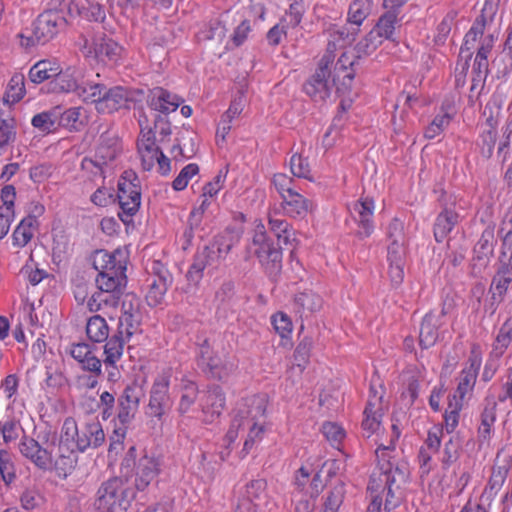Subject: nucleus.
Instances as JSON below:
<instances>
[{
	"mask_svg": "<svg viewBox=\"0 0 512 512\" xmlns=\"http://www.w3.org/2000/svg\"><path fill=\"white\" fill-rule=\"evenodd\" d=\"M400 429L396 424H392V435L388 444L379 443L376 449L377 471H374L370 477L368 491L371 496V502L367 512H380L382 505L381 493L387 490L386 507L395 506L396 502L392 500L395 492L408 479V468L405 464L394 465L391 462L390 453L394 448L395 441L400 437Z\"/></svg>",
	"mask_w": 512,
	"mask_h": 512,
	"instance_id": "1",
	"label": "nucleus"
},
{
	"mask_svg": "<svg viewBox=\"0 0 512 512\" xmlns=\"http://www.w3.org/2000/svg\"><path fill=\"white\" fill-rule=\"evenodd\" d=\"M497 11V5L494 0H485L481 15L476 18L470 30L464 37L463 46L460 49L461 58L465 61L461 65V74L465 75L469 64L468 61L472 56V50L477 42H479L478 51L473 64V72L476 77L484 79L488 72V55L491 52L496 36L493 33H485L487 26L493 21Z\"/></svg>",
	"mask_w": 512,
	"mask_h": 512,
	"instance_id": "2",
	"label": "nucleus"
},
{
	"mask_svg": "<svg viewBox=\"0 0 512 512\" xmlns=\"http://www.w3.org/2000/svg\"><path fill=\"white\" fill-rule=\"evenodd\" d=\"M332 64V56L323 55L315 73L304 84V92L315 101L327 99L331 94L333 86H336L339 93H344L354 79V58L352 55L343 53L339 57L334 65L331 80L330 66Z\"/></svg>",
	"mask_w": 512,
	"mask_h": 512,
	"instance_id": "3",
	"label": "nucleus"
},
{
	"mask_svg": "<svg viewBox=\"0 0 512 512\" xmlns=\"http://www.w3.org/2000/svg\"><path fill=\"white\" fill-rule=\"evenodd\" d=\"M268 406L266 395H253L245 399L243 407L235 413L225 436L228 445L233 444L239 434L247 433L244 441V450L250 451L252 447L262 441L268 429L265 413Z\"/></svg>",
	"mask_w": 512,
	"mask_h": 512,
	"instance_id": "4",
	"label": "nucleus"
},
{
	"mask_svg": "<svg viewBox=\"0 0 512 512\" xmlns=\"http://www.w3.org/2000/svg\"><path fill=\"white\" fill-rule=\"evenodd\" d=\"M19 451L23 457L41 470L56 469L66 473L73 467L74 460L66 453L59 454L56 449V437L45 438L41 442L23 437L19 443Z\"/></svg>",
	"mask_w": 512,
	"mask_h": 512,
	"instance_id": "5",
	"label": "nucleus"
},
{
	"mask_svg": "<svg viewBox=\"0 0 512 512\" xmlns=\"http://www.w3.org/2000/svg\"><path fill=\"white\" fill-rule=\"evenodd\" d=\"M249 251L259 259L270 276H276L281 270V248L276 247L268 238L265 226L261 221L255 223Z\"/></svg>",
	"mask_w": 512,
	"mask_h": 512,
	"instance_id": "6",
	"label": "nucleus"
},
{
	"mask_svg": "<svg viewBox=\"0 0 512 512\" xmlns=\"http://www.w3.org/2000/svg\"><path fill=\"white\" fill-rule=\"evenodd\" d=\"M96 285L99 292L88 300L90 311H98L103 305L116 306L126 285L125 271L98 274Z\"/></svg>",
	"mask_w": 512,
	"mask_h": 512,
	"instance_id": "7",
	"label": "nucleus"
},
{
	"mask_svg": "<svg viewBox=\"0 0 512 512\" xmlns=\"http://www.w3.org/2000/svg\"><path fill=\"white\" fill-rule=\"evenodd\" d=\"M80 49L85 58L103 64H114L122 54V47L104 34L83 38Z\"/></svg>",
	"mask_w": 512,
	"mask_h": 512,
	"instance_id": "8",
	"label": "nucleus"
},
{
	"mask_svg": "<svg viewBox=\"0 0 512 512\" xmlns=\"http://www.w3.org/2000/svg\"><path fill=\"white\" fill-rule=\"evenodd\" d=\"M133 171H125L118 182V201L121 211L118 213L124 223L130 222L141 204V192Z\"/></svg>",
	"mask_w": 512,
	"mask_h": 512,
	"instance_id": "9",
	"label": "nucleus"
},
{
	"mask_svg": "<svg viewBox=\"0 0 512 512\" xmlns=\"http://www.w3.org/2000/svg\"><path fill=\"white\" fill-rule=\"evenodd\" d=\"M95 502L100 512H124L128 506L127 490L119 478H113L101 485Z\"/></svg>",
	"mask_w": 512,
	"mask_h": 512,
	"instance_id": "10",
	"label": "nucleus"
},
{
	"mask_svg": "<svg viewBox=\"0 0 512 512\" xmlns=\"http://www.w3.org/2000/svg\"><path fill=\"white\" fill-rule=\"evenodd\" d=\"M65 25V19L56 10L44 11L34 22L33 39L36 43H46L54 38Z\"/></svg>",
	"mask_w": 512,
	"mask_h": 512,
	"instance_id": "11",
	"label": "nucleus"
},
{
	"mask_svg": "<svg viewBox=\"0 0 512 512\" xmlns=\"http://www.w3.org/2000/svg\"><path fill=\"white\" fill-rule=\"evenodd\" d=\"M199 366L205 373L219 380L226 378L234 369L233 363L215 354L208 345L200 349Z\"/></svg>",
	"mask_w": 512,
	"mask_h": 512,
	"instance_id": "12",
	"label": "nucleus"
},
{
	"mask_svg": "<svg viewBox=\"0 0 512 512\" xmlns=\"http://www.w3.org/2000/svg\"><path fill=\"white\" fill-rule=\"evenodd\" d=\"M169 372L159 374L152 385L149 399V413L150 415L161 418L165 413V408L169 404Z\"/></svg>",
	"mask_w": 512,
	"mask_h": 512,
	"instance_id": "13",
	"label": "nucleus"
},
{
	"mask_svg": "<svg viewBox=\"0 0 512 512\" xmlns=\"http://www.w3.org/2000/svg\"><path fill=\"white\" fill-rule=\"evenodd\" d=\"M351 216L358 223L361 236L368 237L374 230L373 214L375 203L372 198L364 197L354 202L349 208Z\"/></svg>",
	"mask_w": 512,
	"mask_h": 512,
	"instance_id": "14",
	"label": "nucleus"
},
{
	"mask_svg": "<svg viewBox=\"0 0 512 512\" xmlns=\"http://www.w3.org/2000/svg\"><path fill=\"white\" fill-rule=\"evenodd\" d=\"M225 402V394L220 386L213 385L209 387L200 401L203 421L206 423L214 422L222 413Z\"/></svg>",
	"mask_w": 512,
	"mask_h": 512,
	"instance_id": "15",
	"label": "nucleus"
},
{
	"mask_svg": "<svg viewBox=\"0 0 512 512\" xmlns=\"http://www.w3.org/2000/svg\"><path fill=\"white\" fill-rule=\"evenodd\" d=\"M161 471L160 460L154 456L143 455L135 463V487L144 491Z\"/></svg>",
	"mask_w": 512,
	"mask_h": 512,
	"instance_id": "16",
	"label": "nucleus"
},
{
	"mask_svg": "<svg viewBox=\"0 0 512 512\" xmlns=\"http://www.w3.org/2000/svg\"><path fill=\"white\" fill-rule=\"evenodd\" d=\"M105 441V433L97 419L83 423L77 438V450L84 452L89 448H98Z\"/></svg>",
	"mask_w": 512,
	"mask_h": 512,
	"instance_id": "17",
	"label": "nucleus"
},
{
	"mask_svg": "<svg viewBox=\"0 0 512 512\" xmlns=\"http://www.w3.org/2000/svg\"><path fill=\"white\" fill-rule=\"evenodd\" d=\"M132 100L131 91L124 87L116 86L110 89L105 87L104 95L98 103L97 111L100 113H112L122 108H127Z\"/></svg>",
	"mask_w": 512,
	"mask_h": 512,
	"instance_id": "18",
	"label": "nucleus"
},
{
	"mask_svg": "<svg viewBox=\"0 0 512 512\" xmlns=\"http://www.w3.org/2000/svg\"><path fill=\"white\" fill-rule=\"evenodd\" d=\"M93 265L99 274L125 271L126 257L120 250L112 253L99 250L94 255Z\"/></svg>",
	"mask_w": 512,
	"mask_h": 512,
	"instance_id": "19",
	"label": "nucleus"
},
{
	"mask_svg": "<svg viewBox=\"0 0 512 512\" xmlns=\"http://www.w3.org/2000/svg\"><path fill=\"white\" fill-rule=\"evenodd\" d=\"M281 199L284 214L291 218H305L314 209V203L295 190Z\"/></svg>",
	"mask_w": 512,
	"mask_h": 512,
	"instance_id": "20",
	"label": "nucleus"
},
{
	"mask_svg": "<svg viewBox=\"0 0 512 512\" xmlns=\"http://www.w3.org/2000/svg\"><path fill=\"white\" fill-rule=\"evenodd\" d=\"M358 29L355 27H349V26H338V25H332L328 28V44H327V50L324 55H330L332 56V61H334V51L339 47H344L346 45L351 44L357 34Z\"/></svg>",
	"mask_w": 512,
	"mask_h": 512,
	"instance_id": "21",
	"label": "nucleus"
},
{
	"mask_svg": "<svg viewBox=\"0 0 512 512\" xmlns=\"http://www.w3.org/2000/svg\"><path fill=\"white\" fill-rule=\"evenodd\" d=\"M71 357L77 361L83 370L96 375L102 374V364L100 359L94 354L91 346L87 343H77L71 345Z\"/></svg>",
	"mask_w": 512,
	"mask_h": 512,
	"instance_id": "22",
	"label": "nucleus"
},
{
	"mask_svg": "<svg viewBox=\"0 0 512 512\" xmlns=\"http://www.w3.org/2000/svg\"><path fill=\"white\" fill-rule=\"evenodd\" d=\"M382 417V396L371 395L364 410L362 427L367 437L378 433Z\"/></svg>",
	"mask_w": 512,
	"mask_h": 512,
	"instance_id": "23",
	"label": "nucleus"
},
{
	"mask_svg": "<svg viewBox=\"0 0 512 512\" xmlns=\"http://www.w3.org/2000/svg\"><path fill=\"white\" fill-rule=\"evenodd\" d=\"M226 177L227 170L221 169L210 182L204 185L200 196L201 203L198 208L192 211V215L203 214L208 210V208L216 201L218 193L224 187Z\"/></svg>",
	"mask_w": 512,
	"mask_h": 512,
	"instance_id": "24",
	"label": "nucleus"
},
{
	"mask_svg": "<svg viewBox=\"0 0 512 512\" xmlns=\"http://www.w3.org/2000/svg\"><path fill=\"white\" fill-rule=\"evenodd\" d=\"M137 147L144 170H151L156 164L158 154L161 152L156 145L154 133L151 130L142 131Z\"/></svg>",
	"mask_w": 512,
	"mask_h": 512,
	"instance_id": "25",
	"label": "nucleus"
},
{
	"mask_svg": "<svg viewBox=\"0 0 512 512\" xmlns=\"http://www.w3.org/2000/svg\"><path fill=\"white\" fill-rule=\"evenodd\" d=\"M444 315V310L440 313L430 312L425 315L419 333V344L422 348L427 349L436 343L439 335L438 329L442 325L441 318Z\"/></svg>",
	"mask_w": 512,
	"mask_h": 512,
	"instance_id": "26",
	"label": "nucleus"
},
{
	"mask_svg": "<svg viewBox=\"0 0 512 512\" xmlns=\"http://www.w3.org/2000/svg\"><path fill=\"white\" fill-rule=\"evenodd\" d=\"M82 80L81 71L75 67H68L65 70L61 68V72L56 75L55 79L50 82L53 92L77 93Z\"/></svg>",
	"mask_w": 512,
	"mask_h": 512,
	"instance_id": "27",
	"label": "nucleus"
},
{
	"mask_svg": "<svg viewBox=\"0 0 512 512\" xmlns=\"http://www.w3.org/2000/svg\"><path fill=\"white\" fill-rule=\"evenodd\" d=\"M480 365V355L475 351H472V355L470 357V366L462 371L456 393L454 394L458 399H461L462 402L464 397L474 388Z\"/></svg>",
	"mask_w": 512,
	"mask_h": 512,
	"instance_id": "28",
	"label": "nucleus"
},
{
	"mask_svg": "<svg viewBox=\"0 0 512 512\" xmlns=\"http://www.w3.org/2000/svg\"><path fill=\"white\" fill-rule=\"evenodd\" d=\"M79 429L80 427H78L74 418L69 417L64 420L59 444L56 445L59 454L66 453L74 460L73 454L74 449H77Z\"/></svg>",
	"mask_w": 512,
	"mask_h": 512,
	"instance_id": "29",
	"label": "nucleus"
},
{
	"mask_svg": "<svg viewBox=\"0 0 512 512\" xmlns=\"http://www.w3.org/2000/svg\"><path fill=\"white\" fill-rule=\"evenodd\" d=\"M404 247L396 240L388 247L389 277L394 285H399L404 278Z\"/></svg>",
	"mask_w": 512,
	"mask_h": 512,
	"instance_id": "30",
	"label": "nucleus"
},
{
	"mask_svg": "<svg viewBox=\"0 0 512 512\" xmlns=\"http://www.w3.org/2000/svg\"><path fill=\"white\" fill-rule=\"evenodd\" d=\"M38 220L34 215L23 218L12 233V244L15 247H25L33 238L38 228Z\"/></svg>",
	"mask_w": 512,
	"mask_h": 512,
	"instance_id": "31",
	"label": "nucleus"
},
{
	"mask_svg": "<svg viewBox=\"0 0 512 512\" xmlns=\"http://www.w3.org/2000/svg\"><path fill=\"white\" fill-rule=\"evenodd\" d=\"M182 100L177 95L170 93L162 88H155L152 92L151 107L163 113L175 111Z\"/></svg>",
	"mask_w": 512,
	"mask_h": 512,
	"instance_id": "32",
	"label": "nucleus"
},
{
	"mask_svg": "<svg viewBox=\"0 0 512 512\" xmlns=\"http://www.w3.org/2000/svg\"><path fill=\"white\" fill-rule=\"evenodd\" d=\"M61 72V66L54 60H40L29 70V79L36 84L56 77Z\"/></svg>",
	"mask_w": 512,
	"mask_h": 512,
	"instance_id": "33",
	"label": "nucleus"
},
{
	"mask_svg": "<svg viewBox=\"0 0 512 512\" xmlns=\"http://www.w3.org/2000/svg\"><path fill=\"white\" fill-rule=\"evenodd\" d=\"M277 215L278 210L276 208L269 212L270 230L275 234L280 244L290 245L295 240L294 231L286 220L277 218Z\"/></svg>",
	"mask_w": 512,
	"mask_h": 512,
	"instance_id": "34",
	"label": "nucleus"
},
{
	"mask_svg": "<svg viewBox=\"0 0 512 512\" xmlns=\"http://www.w3.org/2000/svg\"><path fill=\"white\" fill-rule=\"evenodd\" d=\"M512 283V266L509 264H501L497 269L490 286L493 298L502 300L509 285Z\"/></svg>",
	"mask_w": 512,
	"mask_h": 512,
	"instance_id": "35",
	"label": "nucleus"
},
{
	"mask_svg": "<svg viewBox=\"0 0 512 512\" xmlns=\"http://www.w3.org/2000/svg\"><path fill=\"white\" fill-rule=\"evenodd\" d=\"M459 221V215L450 209L443 210L436 218L434 224V237L437 242H442L453 230Z\"/></svg>",
	"mask_w": 512,
	"mask_h": 512,
	"instance_id": "36",
	"label": "nucleus"
},
{
	"mask_svg": "<svg viewBox=\"0 0 512 512\" xmlns=\"http://www.w3.org/2000/svg\"><path fill=\"white\" fill-rule=\"evenodd\" d=\"M233 244L230 234L219 235L215 237L213 243L206 248L204 256L208 258L209 262H218L227 256Z\"/></svg>",
	"mask_w": 512,
	"mask_h": 512,
	"instance_id": "37",
	"label": "nucleus"
},
{
	"mask_svg": "<svg viewBox=\"0 0 512 512\" xmlns=\"http://www.w3.org/2000/svg\"><path fill=\"white\" fill-rule=\"evenodd\" d=\"M294 304L301 316H308L322 307V299L312 291L298 293L295 296Z\"/></svg>",
	"mask_w": 512,
	"mask_h": 512,
	"instance_id": "38",
	"label": "nucleus"
},
{
	"mask_svg": "<svg viewBox=\"0 0 512 512\" xmlns=\"http://www.w3.org/2000/svg\"><path fill=\"white\" fill-rule=\"evenodd\" d=\"M125 339L119 335H113L106 340L103 347V363L105 366H114L122 358Z\"/></svg>",
	"mask_w": 512,
	"mask_h": 512,
	"instance_id": "39",
	"label": "nucleus"
},
{
	"mask_svg": "<svg viewBox=\"0 0 512 512\" xmlns=\"http://www.w3.org/2000/svg\"><path fill=\"white\" fill-rule=\"evenodd\" d=\"M512 341V323L505 322L499 329L492 344L490 356L500 359Z\"/></svg>",
	"mask_w": 512,
	"mask_h": 512,
	"instance_id": "40",
	"label": "nucleus"
},
{
	"mask_svg": "<svg viewBox=\"0 0 512 512\" xmlns=\"http://www.w3.org/2000/svg\"><path fill=\"white\" fill-rule=\"evenodd\" d=\"M25 92V77L21 73H16L7 85L3 101L7 104H15L24 97Z\"/></svg>",
	"mask_w": 512,
	"mask_h": 512,
	"instance_id": "41",
	"label": "nucleus"
},
{
	"mask_svg": "<svg viewBox=\"0 0 512 512\" xmlns=\"http://www.w3.org/2000/svg\"><path fill=\"white\" fill-rule=\"evenodd\" d=\"M104 90L105 86L102 84L81 80L76 95L84 102L94 103L98 109V103L104 95Z\"/></svg>",
	"mask_w": 512,
	"mask_h": 512,
	"instance_id": "42",
	"label": "nucleus"
},
{
	"mask_svg": "<svg viewBox=\"0 0 512 512\" xmlns=\"http://www.w3.org/2000/svg\"><path fill=\"white\" fill-rule=\"evenodd\" d=\"M86 333L89 339L94 342L106 341L109 335V327L106 320L99 315L91 317L86 325Z\"/></svg>",
	"mask_w": 512,
	"mask_h": 512,
	"instance_id": "43",
	"label": "nucleus"
},
{
	"mask_svg": "<svg viewBox=\"0 0 512 512\" xmlns=\"http://www.w3.org/2000/svg\"><path fill=\"white\" fill-rule=\"evenodd\" d=\"M371 6L372 5L368 4L367 0H353L347 14L348 25L354 26L359 30V27L369 15Z\"/></svg>",
	"mask_w": 512,
	"mask_h": 512,
	"instance_id": "44",
	"label": "nucleus"
},
{
	"mask_svg": "<svg viewBox=\"0 0 512 512\" xmlns=\"http://www.w3.org/2000/svg\"><path fill=\"white\" fill-rule=\"evenodd\" d=\"M198 395L197 385L190 380H183L181 386V397L179 401L178 411L180 414H186L196 401Z\"/></svg>",
	"mask_w": 512,
	"mask_h": 512,
	"instance_id": "45",
	"label": "nucleus"
},
{
	"mask_svg": "<svg viewBox=\"0 0 512 512\" xmlns=\"http://www.w3.org/2000/svg\"><path fill=\"white\" fill-rule=\"evenodd\" d=\"M58 117L59 111L57 109L44 111L33 116L31 124L41 132L49 133L55 128Z\"/></svg>",
	"mask_w": 512,
	"mask_h": 512,
	"instance_id": "46",
	"label": "nucleus"
},
{
	"mask_svg": "<svg viewBox=\"0 0 512 512\" xmlns=\"http://www.w3.org/2000/svg\"><path fill=\"white\" fill-rule=\"evenodd\" d=\"M168 284L165 278H153L149 284V289L146 294V300L150 306H157L162 303Z\"/></svg>",
	"mask_w": 512,
	"mask_h": 512,
	"instance_id": "47",
	"label": "nucleus"
},
{
	"mask_svg": "<svg viewBox=\"0 0 512 512\" xmlns=\"http://www.w3.org/2000/svg\"><path fill=\"white\" fill-rule=\"evenodd\" d=\"M463 407V402L456 395L449 400L448 407L445 411L444 421L445 428L448 433H452L459 423V413Z\"/></svg>",
	"mask_w": 512,
	"mask_h": 512,
	"instance_id": "48",
	"label": "nucleus"
},
{
	"mask_svg": "<svg viewBox=\"0 0 512 512\" xmlns=\"http://www.w3.org/2000/svg\"><path fill=\"white\" fill-rule=\"evenodd\" d=\"M139 315L133 316L131 313H123L119 318L118 332L116 335L129 340L139 330Z\"/></svg>",
	"mask_w": 512,
	"mask_h": 512,
	"instance_id": "49",
	"label": "nucleus"
},
{
	"mask_svg": "<svg viewBox=\"0 0 512 512\" xmlns=\"http://www.w3.org/2000/svg\"><path fill=\"white\" fill-rule=\"evenodd\" d=\"M271 323L275 332L282 340H289L293 332V324L290 317L283 313L277 312L271 316Z\"/></svg>",
	"mask_w": 512,
	"mask_h": 512,
	"instance_id": "50",
	"label": "nucleus"
},
{
	"mask_svg": "<svg viewBox=\"0 0 512 512\" xmlns=\"http://www.w3.org/2000/svg\"><path fill=\"white\" fill-rule=\"evenodd\" d=\"M322 433L327 441L337 449L340 448L342 441L346 437L343 427L335 422H325L322 425Z\"/></svg>",
	"mask_w": 512,
	"mask_h": 512,
	"instance_id": "51",
	"label": "nucleus"
},
{
	"mask_svg": "<svg viewBox=\"0 0 512 512\" xmlns=\"http://www.w3.org/2000/svg\"><path fill=\"white\" fill-rule=\"evenodd\" d=\"M142 396L143 393L139 386L128 385L119 398V406H125L126 409H138Z\"/></svg>",
	"mask_w": 512,
	"mask_h": 512,
	"instance_id": "52",
	"label": "nucleus"
},
{
	"mask_svg": "<svg viewBox=\"0 0 512 512\" xmlns=\"http://www.w3.org/2000/svg\"><path fill=\"white\" fill-rule=\"evenodd\" d=\"M396 16L392 13H386L378 20L376 26L372 29L378 37L383 41L384 39H391L395 30Z\"/></svg>",
	"mask_w": 512,
	"mask_h": 512,
	"instance_id": "53",
	"label": "nucleus"
},
{
	"mask_svg": "<svg viewBox=\"0 0 512 512\" xmlns=\"http://www.w3.org/2000/svg\"><path fill=\"white\" fill-rule=\"evenodd\" d=\"M451 119L452 116L447 112L436 115L432 122L425 129V137L427 139H434L440 135L450 124Z\"/></svg>",
	"mask_w": 512,
	"mask_h": 512,
	"instance_id": "54",
	"label": "nucleus"
},
{
	"mask_svg": "<svg viewBox=\"0 0 512 512\" xmlns=\"http://www.w3.org/2000/svg\"><path fill=\"white\" fill-rule=\"evenodd\" d=\"M118 140L112 138L109 143H101L96 150L95 158L99 165L106 164L107 162L115 159L118 153Z\"/></svg>",
	"mask_w": 512,
	"mask_h": 512,
	"instance_id": "55",
	"label": "nucleus"
},
{
	"mask_svg": "<svg viewBox=\"0 0 512 512\" xmlns=\"http://www.w3.org/2000/svg\"><path fill=\"white\" fill-rule=\"evenodd\" d=\"M290 169L294 176L313 181L308 160L301 155H293L290 159Z\"/></svg>",
	"mask_w": 512,
	"mask_h": 512,
	"instance_id": "56",
	"label": "nucleus"
},
{
	"mask_svg": "<svg viewBox=\"0 0 512 512\" xmlns=\"http://www.w3.org/2000/svg\"><path fill=\"white\" fill-rule=\"evenodd\" d=\"M0 475L1 480L10 485L16 477L15 467L10 454L5 450H0Z\"/></svg>",
	"mask_w": 512,
	"mask_h": 512,
	"instance_id": "57",
	"label": "nucleus"
},
{
	"mask_svg": "<svg viewBox=\"0 0 512 512\" xmlns=\"http://www.w3.org/2000/svg\"><path fill=\"white\" fill-rule=\"evenodd\" d=\"M59 123L63 127H66L70 130H78L79 127L82 125L81 118V108L80 107H73L69 108L63 113H59Z\"/></svg>",
	"mask_w": 512,
	"mask_h": 512,
	"instance_id": "58",
	"label": "nucleus"
},
{
	"mask_svg": "<svg viewBox=\"0 0 512 512\" xmlns=\"http://www.w3.org/2000/svg\"><path fill=\"white\" fill-rule=\"evenodd\" d=\"M199 172V167L197 164L191 163L186 165L178 174V176L174 179L172 183V187L176 191H181L185 189L189 183V181L197 175Z\"/></svg>",
	"mask_w": 512,
	"mask_h": 512,
	"instance_id": "59",
	"label": "nucleus"
},
{
	"mask_svg": "<svg viewBox=\"0 0 512 512\" xmlns=\"http://www.w3.org/2000/svg\"><path fill=\"white\" fill-rule=\"evenodd\" d=\"M313 347V339L305 336L298 344L294 352V361L297 366L303 368L310 357V352Z\"/></svg>",
	"mask_w": 512,
	"mask_h": 512,
	"instance_id": "60",
	"label": "nucleus"
},
{
	"mask_svg": "<svg viewBox=\"0 0 512 512\" xmlns=\"http://www.w3.org/2000/svg\"><path fill=\"white\" fill-rule=\"evenodd\" d=\"M34 303L30 301L27 297L22 298L20 314H19V323H22L26 326H36L38 323V317L34 312Z\"/></svg>",
	"mask_w": 512,
	"mask_h": 512,
	"instance_id": "61",
	"label": "nucleus"
},
{
	"mask_svg": "<svg viewBox=\"0 0 512 512\" xmlns=\"http://www.w3.org/2000/svg\"><path fill=\"white\" fill-rule=\"evenodd\" d=\"M344 498V485L339 483L333 487L325 501L324 512H336Z\"/></svg>",
	"mask_w": 512,
	"mask_h": 512,
	"instance_id": "62",
	"label": "nucleus"
},
{
	"mask_svg": "<svg viewBox=\"0 0 512 512\" xmlns=\"http://www.w3.org/2000/svg\"><path fill=\"white\" fill-rule=\"evenodd\" d=\"M266 482L263 479L252 480L245 486L243 497L240 500H249L253 503L265 492Z\"/></svg>",
	"mask_w": 512,
	"mask_h": 512,
	"instance_id": "63",
	"label": "nucleus"
},
{
	"mask_svg": "<svg viewBox=\"0 0 512 512\" xmlns=\"http://www.w3.org/2000/svg\"><path fill=\"white\" fill-rule=\"evenodd\" d=\"M382 43L376 32L371 30L356 46L357 52L362 55H369Z\"/></svg>",
	"mask_w": 512,
	"mask_h": 512,
	"instance_id": "64",
	"label": "nucleus"
}]
</instances>
